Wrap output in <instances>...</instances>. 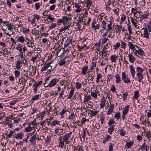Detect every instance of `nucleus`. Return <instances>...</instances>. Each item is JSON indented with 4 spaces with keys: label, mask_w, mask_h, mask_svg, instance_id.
<instances>
[{
    "label": "nucleus",
    "mask_w": 151,
    "mask_h": 151,
    "mask_svg": "<svg viewBox=\"0 0 151 151\" xmlns=\"http://www.w3.org/2000/svg\"><path fill=\"white\" fill-rule=\"evenodd\" d=\"M139 8L136 6L135 8H132L131 9V12L132 13H134L135 12L137 13L138 12V9Z\"/></svg>",
    "instance_id": "48"
},
{
    "label": "nucleus",
    "mask_w": 151,
    "mask_h": 151,
    "mask_svg": "<svg viewBox=\"0 0 151 151\" xmlns=\"http://www.w3.org/2000/svg\"><path fill=\"white\" fill-rule=\"evenodd\" d=\"M111 138L112 137L111 136L107 134L106 137H105L103 140V143L105 144L106 142L107 141H109V140H110Z\"/></svg>",
    "instance_id": "20"
},
{
    "label": "nucleus",
    "mask_w": 151,
    "mask_h": 151,
    "mask_svg": "<svg viewBox=\"0 0 151 151\" xmlns=\"http://www.w3.org/2000/svg\"><path fill=\"white\" fill-rule=\"evenodd\" d=\"M129 68L132 76L133 78L134 76L136 73L135 70L134 69V67L131 65L129 66Z\"/></svg>",
    "instance_id": "15"
},
{
    "label": "nucleus",
    "mask_w": 151,
    "mask_h": 151,
    "mask_svg": "<svg viewBox=\"0 0 151 151\" xmlns=\"http://www.w3.org/2000/svg\"><path fill=\"white\" fill-rule=\"evenodd\" d=\"M120 134L122 136H124L126 134V132L123 129H121L119 130Z\"/></svg>",
    "instance_id": "60"
},
{
    "label": "nucleus",
    "mask_w": 151,
    "mask_h": 151,
    "mask_svg": "<svg viewBox=\"0 0 151 151\" xmlns=\"http://www.w3.org/2000/svg\"><path fill=\"white\" fill-rule=\"evenodd\" d=\"M149 15V13H147L143 14L140 15V18L142 19H147Z\"/></svg>",
    "instance_id": "35"
},
{
    "label": "nucleus",
    "mask_w": 151,
    "mask_h": 151,
    "mask_svg": "<svg viewBox=\"0 0 151 151\" xmlns=\"http://www.w3.org/2000/svg\"><path fill=\"white\" fill-rule=\"evenodd\" d=\"M52 63L51 62H48L47 63V70H48L46 72V73L47 74H49L51 72V70L52 69V67L51 65H50V64Z\"/></svg>",
    "instance_id": "22"
},
{
    "label": "nucleus",
    "mask_w": 151,
    "mask_h": 151,
    "mask_svg": "<svg viewBox=\"0 0 151 151\" xmlns=\"http://www.w3.org/2000/svg\"><path fill=\"white\" fill-rule=\"evenodd\" d=\"M21 46V45L19 44V45H17L16 48V49L19 51L20 53H22V48Z\"/></svg>",
    "instance_id": "58"
},
{
    "label": "nucleus",
    "mask_w": 151,
    "mask_h": 151,
    "mask_svg": "<svg viewBox=\"0 0 151 151\" xmlns=\"http://www.w3.org/2000/svg\"><path fill=\"white\" fill-rule=\"evenodd\" d=\"M77 22H76V26H78L80 29L81 27V18L80 19L77 20Z\"/></svg>",
    "instance_id": "52"
},
{
    "label": "nucleus",
    "mask_w": 151,
    "mask_h": 151,
    "mask_svg": "<svg viewBox=\"0 0 151 151\" xmlns=\"http://www.w3.org/2000/svg\"><path fill=\"white\" fill-rule=\"evenodd\" d=\"M91 99V97L90 96H85L84 98L83 101L84 102H87L88 100H90Z\"/></svg>",
    "instance_id": "51"
},
{
    "label": "nucleus",
    "mask_w": 151,
    "mask_h": 151,
    "mask_svg": "<svg viewBox=\"0 0 151 151\" xmlns=\"http://www.w3.org/2000/svg\"><path fill=\"white\" fill-rule=\"evenodd\" d=\"M70 58L68 56H66L64 58L58 62V65L62 66L66 64L69 61Z\"/></svg>",
    "instance_id": "7"
},
{
    "label": "nucleus",
    "mask_w": 151,
    "mask_h": 151,
    "mask_svg": "<svg viewBox=\"0 0 151 151\" xmlns=\"http://www.w3.org/2000/svg\"><path fill=\"white\" fill-rule=\"evenodd\" d=\"M54 19V18H53L52 17L51 15L50 14H49L48 16V17L47 19V21L51 22H53V21Z\"/></svg>",
    "instance_id": "41"
},
{
    "label": "nucleus",
    "mask_w": 151,
    "mask_h": 151,
    "mask_svg": "<svg viewBox=\"0 0 151 151\" xmlns=\"http://www.w3.org/2000/svg\"><path fill=\"white\" fill-rule=\"evenodd\" d=\"M64 24V27L65 28V29L66 30L67 29H70L71 28V22H68L67 23H66L65 24Z\"/></svg>",
    "instance_id": "39"
},
{
    "label": "nucleus",
    "mask_w": 151,
    "mask_h": 151,
    "mask_svg": "<svg viewBox=\"0 0 151 151\" xmlns=\"http://www.w3.org/2000/svg\"><path fill=\"white\" fill-rule=\"evenodd\" d=\"M139 97V92L137 91H135L134 92V95L133 98L135 99H137Z\"/></svg>",
    "instance_id": "54"
},
{
    "label": "nucleus",
    "mask_w": 151,
    "mask_h": 151,
    "mask_svg": "<svg viewBox=\"0 0 151 151\" xmlns=\"http://www.w3.org/2000/svg\"><path fill=\"white\" fill-rule=\"evenodd\" d=\"M126 19V15L123 14L122 15V17L121 19V22H120V24H121L122 23L124 22Z\"/></svg>",
    "instance_id": "55"
},
{
    "label": "nucleus",
    "mask_w": 151,
    "mask_h": 151,
    "mask_svg": "<svg viewBox=\"0 0 151 151\" xmlns=\"http://www.w3.org/2000/svg\"><path fill=\"white\" fill-rule=\"evenodd\" d=\"M13 137H15L17 139H22L24 137V134L22 132L18 133L16 135H13Z\"/></svg>",
    "instance_id": "14"
},
{
    "label": "nucleus",
    "mask_w": 151,
    "mask_h": 151,
    "mask_svg": "<svg viewBox=\"0 0 151 151\" xmlns=\"http://www.w3.org/2000/svg\"><path fill=\"white\" fill-rule=\"evenodd\" d=\"M53 41L55 44H63L64 42V37H63L62 33H60L53 38Z\"/></svg>",
    "instance_id": "2"
},
{
    "label": "nucleus",
    "mask_w": 151,
    "mask_h": 151,
    "mask_svg": "<svg viewBox=\"0 0 151 151\" xmlns=\"http://www.w3.org/2000/svg\"><path fill=\"white\" fill-rule=\"evenodd\" d=\"M25 41V37L23 36H19L17 39V41L23 43Z\"/></svg>",
    "instance_id": "31"
},
{
    "label": "nucleus",
    "mask_w": 151,
    "mask_h": 151,
    "mask_svg": "<svg viewBox=\"0 0 151 151\" xmlns=\"http://www.w3.org/2000/svg\"><path fill=\"white\" fill-rule=\"evenodd\" d=\"M5 135H6L7 137L8 138H11L12 137V136H13V135L14 134H13V132H12V130H10L9 134L6 133L5 134Z\"/></svg>",
    "instance_id": "45"
},
{
    "label": "nucleus",
    "mask_w": 151,
    "mask_h": 151,
    "mask_svg": "<svg viewBox=\"0 0 151 151\" xmlns=\"http://www.w3.org/2000/svg\"><path fill=\"white\" fill-rule=\"evenodd\" d=\"M55 54V51H50L49 54V55L48 56V59L49 60H51L52 59V57Z\"/></svg>",
    "instance_id": "38"
},
{
    "label": "nucleus",
    "mask_w": 151,
    "mask_h": 151,
    "mask_svg": "<svg viewBox=\"0 0 151 151\" xmlns=\"http://www.w3.org/2000/svg\"><path fill=\"white\" fill-rule=\"evenodd\" d=\"M41 97V96L40 94H37L35 95L31 99V101H34L35 100H37Z\"/></svg>",
    "instance_id": "37"
},
{
    "label": "nucleus",
    "mask_w": 151,
    "mask_h": 151,
    "mask_svg": "<svg viewBox=\"0 0 151 151\" xmlns=\"http://www.w3.org/2000/svg\"><path fill=\"white\" fill-rule=\"evenodd\" d=\"M32 129L31 127H30L28 124V126L24 129V130L26 132H29L32 130Z\"/></svg>",
    "instance_id": "57"
},
{
    "label": "nucleus",
    "mask_w": 151,
    "mask_h": 151,
    "mask_svg": "<svg viewBox=\"0 0 151 151\" xmlns=\"http://www.w3.org/2000/svg\"><path fill=\"white\" fill-rule=\"evenodd\" d=\"M134 144L133 141H132L131 142H126V145H125V148H130L131 146H132Z\"/></svg>",
    "instance_id": "30"
},
{
    "label": "nucleus",
    "mask_w": 151,
    "mask_h": 151,
    "mask_svg": "<svg viewBox=\"0 0 151 151\" xmlns=\"http://www.w3.org/2000/svg\"><path fill=\"white\" fill-rule=\"evenodd\" d=\"M105 99H104L102 101H101L100 104V107L101 109H102L104 107L105 104Z\"/></svg>",
    "instance_id": "43"
},
{
    "label": "nucleus",
    "mask_w": 151,
    "mask_h": 151,
    "mask_svg": "<svg viewBox=\"0 0 151 151\" xmlns=\"http://www.w3.org/2000/svg\"><path fill=\"white\" fill-rule=\"evenodd\" d=\"M142 146L143 147V150H145V151H148L149 147L147 145H145V144L144 143L142 145Z\"/></svg>",
    "instance_id": "59"
},
{
    "label": "nucleus",
    "mask_w": 151,
    "mask_h": 151,
    "mask_svg": "<svg viewBox=\"0 0 151 151\" xmlns=\"http://www.w3.org/2000/svg\"><path fill=\"white\" fill-rule=\"evenodd\" d=\"M138 51L137 54L140 55V57L138 56L139 58H141V57H142L143 55H145V53L142 49H138Z\"/></svg>",
    "instance_id": "26"
},
{
    "label": "nucleus",
    "mask_w": 151,
    "mask_h": 151,
    "mask_svg": "<svg viewBox=\"0 0 151 151\" xmlns=\"http://www.w3.org/2000/svg\"><path fill=\"white\" fill-rule=\"evenodd\" d=\"M136 76L138 78V81L141 82L143 78V75L142 74H136Z\"/></svg>",
    "instance_id": "27"
},
{
    "label": "nucleus",
    "mask_w": 151,
    "mask_h": 151,
    "mask_svg": "<svg viewBox=\"0 0 151 151\" xmlns=\"http://www.w3.org/2000/svg\"><path fill=\"white\" fill-rule=\"evenodd\" d=\"M99 92L98 90L96 88L95 90L91 92V96L94 98H96L97 96V94Z\"/></svg>",
    "instance_id": "13"
},
{
    "label": "nucleus",
    "mask_w": 151,
    "mask_h": 151,
    "mask_svg": "<svg viewBox=\"0 0 151 151\" xmlns=\"http://www.w3.org/2000/svg\"><path fill=\"white\" fill-rule=\"evenodd\" d=\"M87 111H88V114H89L90 116L91 117L97 114L99 112V111H97L91 110L88 109L87 110H86V112Z\"/></svg>",
    "instance_id": "9"
},
{
    "label": "nucleus",
    "mask_w": 151,
    "mask_h": 151,
    "mask_svg": "<svg viewBox=\"0 0 151 151\" xmlns=\"http://www.w3.org/2000/svg\"><path fill=\"white\" fill-rule=\"evenodd\" d=\"M138 2L140 6H143L145 5V0H139Z\"/></svg>",
    "instance_id": "56"
},
{
    "label": "nucleus",
    "mask_w": 151,
    "mask_h": 151,
    "mask_svg": "<svg viewBox=\"0 0 151 151\" xmlns=\"http://www.w3.org/2000/svg\"><path fill=\"white\" fill-rule=\"evenodd\" d=\"M64 144L65 143L64 142V141L63 140L62 141L58 142V144L57 145V146L59 148H62L63 147L64 145Z\"/></svg>",
    "instance_id": "34"
},
{
    "label": "nucleus",
    "mask_w": 151,
    "mask_h": 151,
    "mask_svg": "<svg viewBox=\"0 0 151 151\" xmlns=\"http://www.w3.org/2000/svg\"><path fill=\"white\" fill-rule=\"evenodd\" d=\"M50 77V76H49L45 78V83L44 84V86L45 87H53L55 86L57 82L59 81V79L58 78H53L49 81V80Z\"/></svg>",
    "instance_id": "1"
},
{
    "label": "nucleus",
    "mask_w": 151,
    "mask_h": 151,
    "mask_svg": "<svg viewBox=\"0 0 151 151\" xmlns=\"http://www.w3.org/2000/svg\"><path fill=\"white\" fill-rule=\"evenodd\" d=\"M128 55L129 60L131 63H133L136 59L131 54H128Z\"/></svg>",
    "instance_id": "18"
},
{
    "label": "nucleus",
    "mask_w": 151,
    "mask_h": 151,
    "mask_svg": "<svg viewBox=\"0 0 151 151\" xmlns=\"http://www.w3.org/2000/svg\"><path fill=\"white\" fill-rule=\"evenodd\" d=\"M114 77H115L116 79V83H120L121 81V79L119 75V74H116L115 76Z\"/></svg>",
    "instance_id": "28"
},
{
    "label": "nucleus",
    "mask_w": 151,
    "mask_h": 151,
    "mask_svg": "<svg viewBox=\"0 0 151 151\" xmlns=\"http://www.w3.org/2000/svg\"><path fill=\"white\" fill-rule=\"evenodd\" d=\"M87 120V119H86L85 118H83L81 120V124H79L78 123H80L81 122L79 120H78L77 122V124L78 126L82 127L83 126V124L86 122Z\"/></svg>",
    "instance_id": "17"
},
{
    "label": "nucleus",
    "mask_w": 151,
    "mask_h": 151,
    "mask_svg": "<svg viewBox=\"0 0 151 151\" xmlns=\"http://www.w3.org/2000/svg\"><path fill=\"white\" fill-rule=\"evenodd\" d=\"M128 94L127 92H126L124 93L123 95V100L124 101H125L127 98Z\"/></svg>",
    "instance_id": "62"
},
{
    "label": "nucleus",
    "mask_w": 151,
    "mask_h": 151,
    "mask_svg": "<svg viewBox=\"0 0 151 151\" xmlns=\"http://www.w3.org/2000/svg\"><path fill=\"white\" fill-rule=\"evenodd\" d=\"M60 121L58 120H55L51 122L50 123V125L51 126H55L56 125H60L59 123Z\"/></svg>",
    "instance_id": "21"
},
{
    "label": "nucleus",
    "mask_w": 151,
    "mask_h": 151,
    "mask_svg": "<svg viewBox=\"0 0 151 151\" xmlns=\"http://www.w3.org/2000/svg\"><path fill=\"white\" fill-rule=\"evenodd\" d=\"M115 125H113L109 127L108 128V131L111 134L114 131Z\"/></svg>",
    "instance_id": "24"
},
{
    "label": "nucleus",
    "mask_w": 151,
    "mask_h": 151,
    "mask_svg": "<svg viewBox=\"0 0 151 151\" xmlns=\"http://www.w3.org/2000/svg\"><path fill=\"white\" fill-rule=\"evenodd\" d=\"M92 74H89L87 75V78L88 81L89 80H92L93 78V77L92 76Z\"/></svg>",
    "instance_id": "49"
},
{
    "label": "nucleus",
    "mask_w": 151,
    "mask_h": 151,
    "mask_svg": "<svg viewBox=\"0 0 151 151\" xmlns=\"http://www.w3.org/2000/svg\"><path fill=\"white\" fill-rule=\"evenodd\" d=\"M57 51V52L56 53V55L58 57L62 56L65 53V49L63 48L59 49H58Z\"/></svg>",
    "instance_id": "11"
},
{
    "label": "nucleus",
    "mask_w": 151,
    "mask_h": 151,
    "mask_svg": "<svg viewBox=\"0 0 151 151\" xmlns=\"http://www.w3.org/2000/svg\"><path fill=\"white\" fill-rule=\"evenodd\" d=\"M128 46L131 49L133 50L134 48H135L134 45L130 42H128Z\"/></svg>",
    "instance_id": "53"
},
{
    "label": "nucleus",
    "mask_w": 151,
    "mask_h": 151,
    "mask_svg": "<svg viewBox=\"0 0 151 151\" xmlns=\"http://www.w3.org/2000/svg\"><path fill=\"white\" fill-rule=\"evenodd\" d=\"M21 62L19 60H17L16 61V68L18 70H19L20 69L21 67L20 66Z\"/></svg>",
    "instance_id": "36"
},
{
    "label": "nucleus",
    "mask_w": 151,
    "mask_h": 151,
    "mask_svg": "<svg viewBox=\"0 0 151 151\" xmlns=\"http://www.w3.org/2000/svg\"><path fill=\"white\" fill-rule=\"evenodd\" d=\"M117 58L118 57L116 55H112L110 57L111 61L112 62H115Z\"/></svg>",
    "instance_id": "29"
},
{
    "label": "nucleus",
    "mask_w": 151,
    "mask_h": 151,
    "mask_svg": "<svg viewBox=\"0 0 151 151\" xmlns=\"http://www.w3.org/2000/svg\"><path fill=\"white\" fill-rule=\"evenodd\" d=\"M109 103H110V107L108 109L107 112V114L108 115H110L112 113V112L113 111V110L114 109V104H111V103L110 102H109V103L108 104L109 105Z\"/></svg>",
    "instance_id": "12"
},
{
    "label": "nucleus",
    "mask_w": 151,
    "mask_h": 151,
    "mask_svg": "<svg viewBox=\"0 0 151 151\" xmlns=\"http://www.w3.org/2000/svg\"><path fill=\"white\" fill-rule=\"evenodd\" d=\"M106 22L104 20H103L102 21V24L101 25L102 27V30L104 31L106 29Z\"/></svg>",
    "instance_id": "42"
},
{
    "label": "nucleus",
    "mask_w": 151,
    "mask_h": 151,
    "mask_svg": "<svg viewBox=\"0 0 151 151\" xmlns=\"http://www.w3.org/2000/svg\"><path fill=\"white\" fill-rule=\"evenodd\" d=\"M37 139L38 140L40 139L37 134L36 133L29 138V141L32 145H35L36 144Z\"/></svg>",
    "instance_id": "5"
},
{
    "label": "nucleus",
    "mask_w": 151,
    "mask_h": 151,
    "mask_svg": "<svg viewBox=\"0 0 151 151\" xmlns=\"http://www.w3.org/2000/svg\"><path fill=\"white\" fill-rule=\"evenodd\" d=\"M77 122L76 121L75 122V120H74L73 122H72L71 124V127H74L75 128H76V123Z\"/></svg>",
    "instance_id": "61"
},
{
    "label": "nucleus",
    "mask_w": 151,
    "mask_h": 151,
    "mask_svg": "<svg viewBox=\"0 0 151 151\" xmlns=\"http://www.w3.org/2000/svg\"><path fill=\"white\" fill-rule=\"evenodd\" d=\"M130 107V105H127L124 108L122 111V114H127L128 113L129 110V108Z\"/></svg>",
    "instance_id": "16"
},
{
    "label": "nucleus",
    "mask_w": 151,
    "mask_h": 151,
    "mask_svg": "<svg viewBox=\"0 0 151 151\" xmlns=\"http://www.w3.org/2000/svg\"><path fill=\"white\" fill-rule=\"evenodd\" d=\"M115 123V121L114 120V119L112 118H111L109 119V121L108 123V124L110 126H111L112 125V124H114Z\"/></svg>",
    "instance_id": "50"
},
{
    "label": "nucleus",
    "mask_w": 151,
    "mask_h": 151,
    "mask_svg": "<svg viewBox=\"0 0 151 151\" xmlns=\"http://www.w3.org/2000/svg\"><path fill=\"white\" fill-rule=\"evenodd\" d=\"M72 133V132H70L68 133L65 135L63 138V140H69V138L71 137Z\"/></svg>",
    "instance_id": "19"
},
{
    "label": "nucleus",
    "mask_w": 151,
    "mask_h": 151,
    "mask_svg": "<svg viewBox=\"0 0 151 151\" xmlns=\"http://www.w3.org/2000/svg\"><path fill=\"white\" fill-rule=\"evenodd\" d=\"M88 67L85 66L83 67L81 69L82 73L84 75H85L86 74V72L88 69Z\"/></svg>",
    "instance_id": "25"
},
{
    "label": "nucleus",
    "mask_w": 151,
    "mask_h": 151,
    "mask_svg": "<svg viewBox=\"0 0 151 151\" xmlns=\"http://www.w3.org/2000/svg\"><path fill=\"white\" fill-rule=\"evenodd\" d=\"M87 131V129L86 128H84L83 129V132L82 133V137L84 140L86 135V132Z\"/></svg>",
    "instance_id": "40"
},
{
    "label": "nucleus",
    "mask_w": 151,
    "mask_h": 151,
    "mask_svg": "<svg viewBox=\"0 0 151 151\" xmlns=\"http://www.w3.org/2000/svg\"><path fill=\"white\" fill-rule=\"evenodd\" d=\"M121 114L120 112H118L115 114L114 115V118H116V121L119 120L121 118Z\"/></svg>",
    "instance_id": "46"
},
{
    "label": "nucleus",
    "mask_w": 151,
    "mask_h": 151,
    "mask_svg": "<svg viewBox=\"0 0 151 151\" xmlns=\"http://www.w3.org/2000/svg\"><path fill=\"white\" fill-rule=\"evenodd\" d=\"M147 27L142 28V29H144V37L147 38H149V34H151V21L149 22L147 24Z\"/></svg>",
    "instance_id": "3"
},
{
    "label": "nucleus",
    "mask_w": 151,
    "mask_h": 151,
    "mask_svg": "<svg viewBox=\"0 0 151 151\" xmlns=\"http://www.w3.org/2000/svg\"><path fill=\"white\" fill-rule=\"evenodd\" d=\"M73 38L72 36L64 37V47L65 48L68 46H71L72 45V41Z\"/></svg>",
    "instance_id": "4"
},
{
    "label": "nucleus",
    "mask_w": 151,
    "mask_h": 151,
    "mask_svg": "<svg viewBox=\"0 0 151 151\" xmlns=\"http://www.w3.org/2000/svg\"><path fill=\"white\" fill-rule=\"evenodd\" d=\"M6 25L7 26V28H8V30H9L10 32H12V33L11 34H9L8 32H4L6 35H8L9 37H10L11 34L14 33V28L15 26L12 23L7 24H6Z\"/></svg>",
    "instance_id": "6"
},
{
    "label": "nucleus",
    "mask_w": 151,
    "mask_h": 151,
    "mask_svg": "<svg viewBox=\"0 0 151 151\" xmlns=\"http://www.w3.org/2000/svg\"><path fill=\"white\" fill-rule=\"evenodd\" d=\"M76 88L77 89H80L82 86L81 84V83L79 82H76Z\"/></svg>",
    "instance_id": "64"
},
{
    "label": "nucleus",
    "mask_w": 151,
    "mask_h": 151,
    "mask_svg": "<svg viewBox=\"0 0 151 151\" xmlns=\"http://www.w3.org/2000/svg\"><path fill=\"white\" fill-rule=\"evenodd\" d=\"M130 18L132 23L134 26L137 24L138 23L137 21L135 19L133 18L132 17H130Z\"/></svg>",
    "instance_id": "47"
},
{
    "label": "nucleus",
    "mask_w": 151,
    "mask_h": 151,
    "mask_svg": "<svg viewBox=\"0 0 151 151\" xmlns=\"http://www.w3.org/2000/svg\"><path fill=\"white\" fill-rule=\"evenodd\" d=\"M62 20L63 24H65L68 22H70L68 19V18L66 16L62 17Z\"/></svg>",
    "instance_id": "32"
},
{
    "label": "nucleus",
    "mask_w": 151,
    "mask_h": 151,
    "mask_svg": "<svg viewBox=\"0 0 151 151\" xmlns=\"http://www.w3.org/2000/svg\"><path fill=\"white\" fill-rule=\"evenodd\" d=\"M122 79L124 82L127 83H131V81L130 79L127 77L126 75V73L125 72H123L122 73Z\"/></svg>",
    "instance_id": "8"
},
{
    "label": "nucleus",
    "mask_w": 151,
    "mask_h": 151,
    "mask_svg": "<svg viewBox=\"0 0 151 151\" xmlns=\"http://www.w3.org/2000/svg\"><path fill=\"white\" fill-rule=\"evenodd\" d=\"M143 70L139 67L136 68V74H142L143 72Z\"/></svg>",
    "instance_id": "33"
},
{
    "label": "nucleus",
    "mask_w": 151,
    "mask_h": 151,
    "mask_svg": "<svg viewBox=\"0 0 151 151\" xmlns=\"http://www.w3.org/2000/svg\"><path fill=\"white\" fill-rule=\"evenodd\" d=\"M100 27V24H96V25H95L92 28L94 30H95L96 29H98Z\"/></svg>",
    "instance_id": "63"
},
{
    "label": "nucleus",
    "mask_w": 151,
    "mask_h": 151,
    "mask_svg": "<svg viewBox=\"0 0 151 151\" xmlns=\"http://www.w3.org/2000/svg\"><path fill=\"white\" fill-rule=\"evenodd\" d=\"M42 83V81H40L38 82H35L34 84V87L37 88Z\"/></svg>",
    "instance_id": "44"
},
{
    "label": "nucleus",
    "mask_w": 151,
    "mask_h": 151,
    "mask_svg": "<svg viewBox=\"0 0 151 151\" xmlns=\"http://www.w3.org/2000/svg\"><path fill=\"white\" fill-rule=\"evenodd\" d=\"M74 89L75 88L74 87L71 88L67 98L68 99H70L72 97L74 94Z\"/></svg>",
    "instance_id": "23"
},
{
    "label": "nucleus",
    "mask_w": 151,
    "mask_h": 151,
    "mask_svg": "<svg viewBox=\"0 0 151 151\" xmlns=\"http://www.w3.org/2000/svg\"><path fill=\"white\" fill-rule=\"evenodd\" d=\"M30 127H31L32 129H34L35 130V128L37 127V126L38 124H37L36 122V119H34L32 121L30 122L28 124Z\"/></svg>",
    "instance_id": "10"
}]
</instances>
